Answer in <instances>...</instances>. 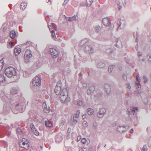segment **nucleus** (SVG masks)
I'll return each instance as SVG.
<instances>
[{
  "instance_id": "1",
  "label": "nucleus",
  "mask_w": 151,
  "mask_h": 151,
  "mask_svg": "<svg viewBox=\"0 0 151 151\" xmlns=\"http://www.w3.org/2000/svg\"><path fill=\"white\" fill-rule=\"evenodd\" d=\"M25 101L24 98L17 99L13 101L12 105L15 106L12 108V112L15 114H17L19 112L21 113L24 111Z\"/></svg>"
},
{
  "instance_id": "2",
  "label": "nucleus",
  "mask_w": 151,
  "mask_h": 151,
  "mask_svg": "<svg viewBox=\"0 0 151 151\" xmlns=\"http://www.w3.org/2000/svg\"><path fill=\"white\" fill-rule=\"evenodd\" d=\"M60 100L63 103L67 104L70 101V98L68 96V92L65 88H63V92L59 94Z\"/></svg>"
},
{
  "instance_id": "3",
  "label": "nucleus",
  "mask_w": 151,
  "mask_h": 151,
  "mask_svg": "<svg viewBox=\"0 0 151 151\" xmlns=\"http://www.w3.org/2000/svg\"><path fill=\"white\" fill-rule=\"evenodd\" d=\"M5 73L9 78L12 77L13 76H15L17 74L15 69L12 67L6 68L5 70Z\"/></svg>"
},
{
  "instance_id": "4",
  "label": "nucleus",
  "mask_w": 151,
  "mask_h": 151,
  "mask_svg": "<svg viewBox=\"0 0 151 151\" xmlns=\"http://www.w3.org/2000/svg\"><path fill=\"white\" fill-rule=\"evenodd\" d=\"M32 56V52L30 50L27 49L24 54V61L26 63L29 62Z\"/></svg>"
},
{
  "instance_id": "5",
  "label": "nucleus",
  "mask_w": 151,
  "mask_h": 151,
  "mask_svg": "<svg viewBox=\"0 0 151 151\" xmlns=\"http://www.w3.org/2000/svg\"><path fill=\"white\" fill-rule=\"evenodd\" d=\"M48 27L50 29V31L52 34V36L53 39L55 40H57V39L55 36V33L53 30L51 29V27L54 29H55L56 28V25L54 23H51V25H49V23H48Z\"/></svg>"
},
{
  "instance_id": "6",
  "label": "nucleus",
  "mask_w": 151,
  "mask_h": 151,
  "mask_svg": "<svg viewBox=\"0 0 151 151\" xmlns=\"http://www.w3.org/2000/svg\"><path fill=\"white\" fill-rule=\"evenodd\" d=\"M29 141L25 138H22L21 142L19 143V146L22 148H24L26 150H28L29 147Z\"/></svg>"
},
{
  "instance_id": "7",
  "label": "nucleus",
  "mask_w": 151,
  "mask_h": 151,
  "mask_svg": "<svg viewBox=\"0 0 151 151\" xmlns=\"http://www.w3.org/2000/svg\"><path fill=\"white\" fill-rule=\"evenodd\" d=\"M61 83L60 81L57 83V85L55 89V91L57 95H59L63 92V89L61 88Z\"/></svg>"
},
{
  "instance_id": "8",
  "label": "nucleus",
  "mask_w": 151,
  "mask_h": 151,
  "mask_svg": "<svg viewBox=\"0 0 151 151\" xmlns=\"http://www.w3.org/2000/svg\"><path fill=\"white\" fill-rule=\"evenodd\" d=\"M48 51L53 58H57L58 53L57 50L55 49L52 48H49Z\"/></svg>"
},
{
  "instance_id": "9",
  "label": "nucleus",
  "mask_w": 151,
  "mask_h": 151,
  "mask_svg": "<svg viewBox=\"0 0 151 151\" xmlns=\"http://www.w3.org/2000/svg\"><path fill=\"white\" fill-rule=\"evenodd\" d=\"M84 51L86 52L90 53L93 52V48L92 46L89 45L88 43L85 45L84 47Z\"/></svg>"
},
{
  "instance_id": "10",
  "label": "nucleus",
  "mask_w": 151,
  "mask_h": 151,
  "mask_svg": "<svg viewBox=\"0 0 151 151\" xmlns=\"http://www.w3.org/2000/svg\"><path fill=\"white\" fill-rule=\"evenodd\" d=\"M32 84L33 86H39L41 84V78L37 76L36 77L35 80L32 81Z\"/></svg>"
},
{
  "instance_id": "11",
  "label": "nucleus",
  "mask_w": 151,
  "mask_h": 151,
  "mask_svg": "<svg viewBox=\"0 0 151 151\" xmlns=\"http://www.w3.org/2000/svg\"><path fill=\"white\" fill-rule=\"evenodd\" d=\"M106 110L104 108H100L97 114V116L99 118H102L105 114Z\"/></svg>"
},
{
  "instance_id": "12",
  "label": "nucleus",
  "mask_w": 151,
  "mask_h": 151,
  "mask_svg": "<svg viewBox=\"0 0 151 151\" xmlns=\"http://www.w3.org/2000/svg\"><path fill=\"white\" fill-rule=\"evenodd\" d=\"M42 107L44 111L46 113H48V112H49L50 109V108L49 106H47L45 101L44 102L43 104Z\"/></svg>"
},
{
  "instance_id": "13",
  "label": "nucleus",
  "mask_w": 151,
  "mask_h": 151,
  "mask_svg": "<svg viewBox=\"0 0 151 151\" xmlns=\"http://www.w3.org/2000/svg\"><path fill=\"white\" fill-rule=\"evenodd\" d=\"M102 22L104 25L106 26H109L111 24L110 19H102Z\"/></svg>"
},
{
  "instance_id": "14",
  "label": "nucleus",
  "mask_w": 151,
  "mask_h": 151,
  "mask_svg": "<svg viewBox=\"0 0 151 151\" xmlns=\"http://www.w3.org/2000/svg\"><path fill=\"white\" fill-rule=\"evenodd\" d=\"M105 90L107 94L110 93L111 92V87L108 84H104Z\"/></svg>"
},
{
  "instance_id": "15",
  "label": "nucleus",
  "mask_w": 151,
  "mask_h": 151,
  "mask_svg": "<svg viewBox=\"0 0 151 151\" xmlns=\"http://www.w3.org/2000/svg\"><path fill=\"white\" fill-rule=\"evenodd\" d=\"M88 39H84L81 40L80 45L81 46L85 47V45H87L88 43Z\"/></svg>"
},
{
  "instance_id": "16",
  "label": "nucleus",
  "mask_w": 151,
  "mask_h": 151,
  "mask_svg": "<svg viewBox=\"0 0 151 151\" xmlns=\"http://www.w3.org/2000/svg\"><path fill=\"white\" fill-rule=\"evenodd\" d=\"M138 110V109L137 107H132L131 108V111H129L128 110V114L129 115V116H130L131 115H132L131 114V112H132L134 114V113L136 111H137Z\"/></svg>"
},
{
  "instance_id": "17",
  "label": "nucleus",
  "mask_w": 151,
  "mask_h": 151,
  "mask_svg": "<svg viewBox=\"0 0 151 151\" xmlns=\"http://www.w3.org/2000/svg\"><path fill=\"white\" fill-rule=\"evenodd\" d=\"M4 114H7L9 112L10 110V106H7V104L4 105Z\"/></svg>"
},
{
  "instance_id": "18",
  "label": "nucleus",
  "mask_w": 151,
  "mask_h": 151,
  "mask_svg": "<svg viewBox=\"0 0 151 151\" xmlns=\"http://www.w3.org/2000/svg\"><path fill=\"white\" fill-rule=\"evenodd\" d=\"M55 139L57 143H60L62 140V137L60 135H57L55 137Z\"/></svg>"
},
{
  "instance_id": "19",
  "label": "nucleus",
  "mask_w": 151,
  "mask_h": 151,
  "mask_svg": "<svg viewBox=\"0 0 151 151\" xmlns=\"http://www.w3.org/2000/svg\"><path fill=\"white\" fill-rule=\"evenodd\" d=\"M125 126H119L117 128V130L120 133H122L126 129Z\"/></svg>"
},
{
  "instance_id": "20",
  "label": "nucleus",
  "mask_w": 151,
  "mask_h": 151,
  "mask_svg": "<svg viewBox=\"0 0 151 151\" xmlns=\"http://www.w3.org/2000/svg\"><path fill=\"white\" fill-rule=\"evenodd\" d=\"M45 124L46 127H51L52 126L53 123L50 121L47 120L45 122Z\"/></svg>"
},
{
  "instance_id": "21",
  "label": "nucleus",
  "mask_w": 151,
  "mask_h": 151,
  "mask_svg": "<svg viewBox=\"0 0 151 151\" xmlns=\"http://www.w3.org/2000/svg\"><path fill=\"white\" fill-rule=\"evenodd\" d=\"M21 49L19 47H16L14 50V52L16 55H18L21 52Z\"/></svg>"
},
{
  "instance_id": "22",
  "label": "nucleus",
  "mask_w": 151,
  "mask_h": 151,
  "mask_svg": "<svg viewBox=\"0 0 151 151\" xmlns=\"http://www.w3.org/2000/svg\"><path fill=\"white\" fill-rule=\"evenodd\" d=\"M27 6V4L24 2H23L21 3L20 6V9L22 10H24L26 9Z\"/></svg>"
},
{
  "instance_id": "23",
  "label": "nucleus",
  "mask_w": 151,
  "mask_h": 151,
  "mask_svg": "<svg viewBox=\"0 0 151 151\" xmlns=\"http://www.w3.org/2000/svg\"><path fill=\"white\" fill-rule=\"evenodd\" d=\"M93 2V0H86V3L85 4V5L87 6H90Z\"/></svg>"
},
{
  "instance_id": "24",
  "label": "nucleus",
  "mask_w": 151,
  "mask_h": 151,
  "mask_svg": "<svg viewBox=\"0 0 151 151\" xmlns=\"http://www.w3.org/2000/svg\"><path fill=\"white\" fill-rule=\"evenodd\" d=\"M94 111L93 109L88 108L87 110V114L89 115H91L93 114Z\"/></svg>"
},
{
  "instance_id": "25",
  "label": "nucleus",
  "mask_w": 151,
  "mask_h": 151,
  "mask_svg": "<svg viewBox=\"0 0 151 151\" xmlns=\"http://www.w3.org/2000/svg\"><path fill=\"white\" fill-rule=\"evenodd\" d=\"M16 35V32L15 31L12 30L10 33V36L12 39H14L15 38Z\"/></svg>"
},
{
  "instance_id": "26",
  "label": "nucleus",
  "mask_w": 151,
  "mask_h": 151,
  "mask_svg": "<svg viewBox=\"0 0 151 151\" xmlns=\"http://www.w3.org/2000/svg\"><path fill=\"white\" fill-rule=\"evenodd\" d=\"M94 86H91L87 90V94L88 95H90V92H89V91H91V92H93V91L94 90Z\"/></svg>"
},
{
  "instance_id": "27",
  "label": "nucleus",
  "mask_w": 151,
  "mask_h": 151,
  "mask_svg": "<svg viewBox=\"0 0 151 151\" xmlns=\"http://www.w3.org/2000/svg\"><path fill=\"white\" fill-rule=\"evenodd\" d=\"M124 22L123 19H120V20H119V22H117V24L118 25V27L117 29V30L122 29L121 27V26L122 25V22Z\"/></svg>"
},
{
  "instance_id": "28",
  "label": "nucleus",
  "mask_w": 151,
  "mask_h": 151,
  "mask_svg": "<svg viewBox=\"0 0 151 151\" xmlns=\"http://www.w3.org/2000/svg\"><path fill=\"white\" fill-rule=\"evenodd\" d=\"M137 55L140 61H144V58L142 56V52L138 51L137 52Z\"/></svg>"
},
{
  "instance_id": "29",
  "label": "nucleus",
  "mask_w": 151,
  "mask_h": 151,
  "mask_svg": "<svg viewBox=\"0 0 151 151\" xmlns=\"http://www.w3.org/2000/svg\"><path fill=\"white\" fill-rule=\"evenodd\" d=\"M4 61L3 59L0 60V71H1L4 68Z\"/></svg>"
},
{
  "instance_id": "30",
  "label": "nucleus",
  "mask_w": 151,
  "mask_h": 151,
  "mask_svg": "<svg viewBox=\"0 0 151 151\" xmlns=\"http://www.w3.org/2000/svg\"><path fill=\"white\" fill-rule=\"evenodd\" d=\"M18 136H20L22 134V132L21 129L18 128L16 130Z\"/></svg>"
},
{
  "instance_id": "31",
  "label": "nucleus",
  "mask_w": 151,
  "mask_h": 151,
  "mask_svg": "<svg viewBox=\"0 0 151 151\" xmlns=\"http://www.w3.org/2000/svg\"><path fill=\"white\" fill-rule=\"evenodd\" d=\"M97 66L98 68H103L105 67V64L104 63L99 62L98 63Z\"/></svg>"
},
{
  "instance_id": "32",
  "label": "nucleus",
  "mask_w": 151,
  "mask_h": 151,
  "mask_svg": "<svg viewBox=\"0 0 151 151\" xmlns=\"http://www.w3.org/2000/svg\"><path fill=\"white\" fill-rule=\"evenodd\" d=\"M30 75L29 72L28 71H25L24 73L23 76L25 78L27 77V76H30Z\"/></svg>"
},
{
  "instance_id": "33",
  "label": "nucleus",
  "mask_w": 151,
  "mask_h": 151,
  "mask_svg": "<svg viewBox=\"0 0 151 151\" xmlns=\"http://www.w3.org/2000/svg\"><path fill=\"white\" fill-rule=\"evenodd\" d=\"M5 80V78L3 74L0 73V82H3Z\"/></svg>"
},
{
  "instance_id": "34",
  "label": "nucleus",
  "mask_w": 151,
  "mask_h": 151,
  "mask_svg": "<svg viewBox=\"0 0 151 151\" xmlns=\"http://www.w3.org/2000/svg\"><path fill=\"white\" fill-rule=\"evenodd\" d=\"M18 93V91L15 89H12L11 91V93L12 95H15L17 94Z\"/></svg>"
},
{
  "instance_id": "35",
  "label": "nucleus",
  "mask_w": 151,
  "mask_h": 151,
  "mask_svg": "<svg viewBox=\"0 0 151 151\" xmlns=\"http://www.w3.org/2000/svg\"><path fill=\"white\" fill-rule=\"evenodd\" d=\"M114 67L115 66L114 65L109 66L108 68V71L109 72H111Z\"/></svg>"
},
{
  "instance_id": "36",
  "label": "nucleus",
  "mask_w": 151,
  "mask_h": 151,
  "mask_svg": "<svg viewBox=\"0 0 151 151\" xmlns=\"http://www.w3.org/2000/svg\"><path fill=\"white\" fill-rule=\"evenodd\" d=\"M81 142L84 144H87L88 143V141L85 138H83L81 140Z\"/></svg>"
},
{
  "instance_id": "37",
  "label": "nucleus",
  "mask_w": 151,
  "mask_h": 151,
  "mask_svg": "<svg viewBox=\"0 0 151 151\" xmlns=\"http://www.w3.org/2000/svg\"><path fill=\"white\" fill-rule=\"evenodd\" d=\"M95 29L96 32H99L101 31V27L99 26H96L95 27Z\"/></svg>"
},
{
  "instance_id": "38",
  "label": "nucleus",
  "mask_w": 151,
  "mask_h": 151,
  "mask_svg": "<svg viewBox=\"0 0 151 151\" xmlns=\"http://www.w3.org/2000/svg\"><path fill=\"white\" fill-rule=\"evenodd\" d=\"M66 122L65 120H62L60 123V126L62 127H63V125L66 124Z\"/></svg>"
},
{
  "instance_id": "39",
  "label": "nucleus",
  "mask_w": 151,
  "mask_h": 151,
  "mask_svg": "<svg viewBox=\"0 0 151 151\" xmlns=\"http://www.w3.org/2000/svg\"><path fill=\"white\" fill-rule=\"evenodd\" d=\"M14 46V44L13 43V42H10L8 45V47L10 48H12Z\"/></svg>"
},
{
  "instance_id": "40",
  "label": "nucleus",
  "mask_w": 151,
  "mask_h": 151,
  "mask_svg": "<svg viewBox=\"0 0 151 151\" xmlns=\"http://www.w3.org/2000/svg\"><path fill=\"white\" fill-rule=\"evenodd\" d=\"M74 116L71 117V120L72 122V123L73 124H75L77 122V120L76 119H75Z\"/></svg>"
},
{
  "instance_id": "41",
  "label": "nucleus",
  "mask_w": 151,
  "mask_h": 151,
  "mask_svg": "<svg viewBox=\"0 0 151 151\" xmlns=\"http://www.w3.org/2000/svg\"><path fill=\"white\" fill-rule=\"evenodd\" d=\"M32 131L33 132V133L36 135H39V133L37 130L36 129V128H35V130H33Z\"/></svg>"
},
{
  "instance_id": "42",
  "label": "nucleus",
  "mask_w": 151,
  "mask_h": 151,
  "mask_svg": "<svg viewBox=\"0 0 151 151\" xmlns=\"http://www.w3.org/2000/svg\"><path fill=\"white\" fill-rule=\"evenodd\" d=\"M148 149L147 146V145H144L142 148L141 151H147Z\"/></svg>"
},
{
  "instance_id": "43",
  "label": "nucleus",
  "mask_w": 151,
  "mask_h": 151,
  "mask_svg": "<svg viewBox=\"0 0 151 151\" xmlns=\"http://www.w3.org/2000/svg\"><path fill=\"white\" fill-rule=\"evenodd\" d=\"M80 112V111L79 110H78L77 111L75 116V118H78L79 116Z\"/></svg>"
},
{
  "instance_id": "44",
  "label": "nucleus",
  "mask_w": 151,
  "mask_h": 151,
  "mask_svg": "<svg viewBox=\"0 0 151 151\" xmlns=\"http://www.w3.org/2000/svg\"><path fill=\"white\" fill-rule=\"evenodd\" d=\"M83 125L84 127H87L88 126V124L87 122L86 121H84L83 122Z\"/></svg>"
},
{
  "instance_id": "45",
  "label": "nucleus",
  "mask_w": 151,
  "mask_h": 151,
  "mask_svg": "<svg viewBox=\"0 0 151 151\" xmlns=\"http://www.w3.org/2000/svg\"><path fill=\"white\" fill-rule=\"evenodd\" d=\"M143 78L144 82L145 83H146V82H147L148 81V78H147L146 76L145 75L143 76Z\"/></svg>"
},
{
  "instance_id": "46",
  "label": "nucleus",
  "mask_w": 151,
  "mask_h": 151,
  "mask_svg": "<svg viewBox=\"0 0 151 151\" xmlns=\"http://www.w3.org/2000/svg\"><path fill=\"white\" fill-rule=\"evenodd\" d=\"M30 127L32 130V131L33 130L35 129V127L34 125L32 123H31L30 124Z\"/></svg>"
},
{
  "instance_id": "47",
  "label": "nucleus",
  "mask_w": 151,
  "mask_h": 151,
  "mask_svg": "<svg viewBox=\"0 0 151 151\" xmlns=\"http://www.w3.org/2000/svg\"><path fill=\"white\" fill-rule=\"evenodd\" d=\"M97 127V124L96 122H94L93 124V129H95Z\"/></svg>"
},
{
  "instance_id": "48",
  "label": "nucleus",
  "mask_w": 151,
  "mask_h": 151,
  "mask_svg": "<svg viewBox=\"0 0 151 151\" xmlns=\"http://www.w3.org/2000/svg\"><path fill=\"white\" fill-rule=\"evenodd\" d=\"M1 28L4 30V31L5 32L7 29V27L5 26V24H4L2 26Z\"/></svg>"
},
{
  "instance_id": "49",
  "label": "nucleus",
  "mask_w": 151,
  "mask_h": 151,
  "mask_svg": "<svg viewBox=\"0 0 151 151\" xmlns=\"http://www.w3.org/2000/svg\"><path fill=\"white\" fill-rule=\"evenodd\" d=\"M87 149L86 148L84 147H80L79 149V151H87Z\"/></svg>"
},
{
  "instance_id": "50",
  "label": "nucleus",
  "mask_w": 151,
  "mask_h": 151,
  "mask_svg": "<svg viewBox=\"0 0 151 151\" xmlns=\"http://www.w3.org/2000/svg\"><path fill=\"white\" fill-rule=\"evenodd\" d=\"M136 80L138 82H139L140 81V79L139 78V74H138L137 76Z\"/></svg>"
},
{
  "instance_id": "51",
  "label": "nucleus",
  "mask_w": 151,
  "mask_h": 151,
  "mask_svg": "<svg viewBox=\"0 0 151 151\" xmlns=\"http://www.w3.org/2000/svg\"><path fill=\"white\" fill-rule=\"evenodd\" d=\"M83 104L82 101L81 100H79L78 101L77 104L79 106H81Z\"/></svg>"
},
{
  "instance_id": "52",
  "label": "nucleus",
  "mask_w": 151,
  "mask_h": 151,
  "mask_svg": "<svg viewBox=\"0 0 151 151\" xmlns=\"http://www.w3.org/2000/svg\"><path fill=\"white\" fill-rule=\"evenodd\" d=\"M111 51L112 50L110 48L107 49L106 51V52H107V53H110L111 52Z\"/></svg>"
},
{
  "instance_id": "53",
  "label": "nucleus",
  "mask_w": 151,
  "mask_h": 151,
  "mask_svg": "<svg viewBox=\"0 0 151 151\" xmlns=\"http://www.w3.org/2000/svg\"><path fill=\"white\" fill-rule=\"evenodd\" d=\"M136 84L137 86V87L138 88H141V86L140 83H139V82H137L136 83Z\"/></svg>"
},
{
  "instance_id": "54",
  "label": "nucleus",
  "mask_w": 151,
  "mask_h": 151,
  "mask_svg": "<svg viewBox=\"0 0 151 151\" xmlns=\"http://www.w3.org/2000/svg\"><path fill=\"white\" fill-rule=\"evenodd\" d=\"M102 93L101 91H99V93H98V94L97 95V96L98 97L101 96H102Z\"/></svg>"
},
{
  "instance_id": "55",
  "label": "nucleus",
  "mask_w": 151,
  "mask_h": 151,
  "mask_svg": "<svg viewBox=\"0 0 151 151\" xmlns=\"http://www.w3.org/2000/svg\"><path fill=\"white\" fill-rule=\"evenodd\" d=\"M122 77L124 80H127V77L126 75H123L122 76Z\"/></svg>"
},
{
  "instance_id": "56",
  "label": "nucleus",
  "mask_w": 151,
  "mask_h": 151,
  "mask_svg": "<svg viewBox=\"0 0 151 151\" xmlns=\"http://www.w3.org/2000/svg\"><path fill=\"white\" fill-rule=\"evenodd\" d=\"M81 139V136H78L77 138V140L78 142L80 141Z\"/></svg>"
},
{
  "instance_id": "57",
  "label": "nucleus",
  "mask_w": 151,
  "mask_h": 151,
  "mask_svg": "<svg viewBox=\"0 0 151 151\" xmlns=\"http://www.w3.org/2000/svg\"><path fill=\"white\" fill-rule=\"evenodd\" d=\"M83 86L84 87V88H87L88 87V86L86 84L84 83L83 84Z\"/></svg>"
},
{
  "instance_id": "58",
  "label": "nucleus",
  "mask_w": 151,
  "mask_h": 151,
  "mask_svg": "<svg viewBox=\"0 0 151 151\" xmlns=\"http://www.w3.org/2000/svg\"><path fill=\"white\" fill-rule=\"evenodd\" d=\"M86 114H84L82 116V118L83 119H85L86 118Z\"/></svg>"
},
{
  "instance_id": "59",
  "label": "nucleus",
  "mask_w": 151,
  "mask_h": 151,
  "mask_svg": "<svg viewBox=\"0 0 151 151\" xmlns=\"http://www.w3.org/2000/svg\"><path fill=\"white\" fill-rule=\"evenodd\" d=\"M45 18H51V16H49V15H47V16H46V15H45Z\"/></svg>"
},
{
  "instance_id": "60",
  "label": "nucleus",
  "mask_w": 151,
  "mask_h": 151,
  "mask_svg": "<svg viewBox=\"0 0 151 151\" xmlns=\"http://www.w3.org/2000/svg\"><path fill=\"white\" fill-rule=\"evenodd\" d=\"M77 15H74L73 16V17L72 19H75L77 18L78 17H77Z\"/></svg>"
},
{
  "instance_id": "61",
  "label": "nucleus",
  "mask_w": 151,
  "mask_h": 151,
  "mask_svg": "<svg viewBox=\"0 0 151 151\" xmlns=\"http://www.w3.org/2000/svg\"><path fill=\"white\" fill-rule=\"evenodd\" d=\"M68 0H65V1H64V3L63 4V5H64V4H66L67 2H68Z\"/></svg>"
},
{
  "instance_id": "62",
  "label": "nucleus",
  "mask_w": 151,
  "mask_h": 151,
  "mask_svg": "<svg viewBox=\"0 0 151 151\" xmlns=\"http://www.w3.org/2000/svg\"><path fill=\"white\" fill-rule=\"evenodd\" d=\"M127 88L129 89H130L131 88V87L130 85L129 84H128L127 86Z\"/></svg>"
},
{
  "instance_id": "63",
  "label": "nucleus",
  "mask_w": 151,
  "mask_h": 151,
  "mask_svg": "<svg viewBox=\"0 0 151 151\" xmlns=\"http://www.w3.org/2000/svg\"><path fill=\"white\" fill-rule=\"evenodd\" d=\"M116 46L119 47V46L118 44V41L117 39H116Z\"/></svg>"
},
{
  "instance_id": "64",
  "label": "nucleus",
  "mask_w": 151,
  "mask_h": 151,
  "mask_svg": "<svg viewBox=\"0 0 151 151\" xmlns=\"http://www.w3.org/2000/svg\"><path fill=\"white\" fill-rule=\"evenodd\" d=\"M133 129H131L129 131V132L131 133H132L133 132Z\"/></svg>"
}]
</instances>
